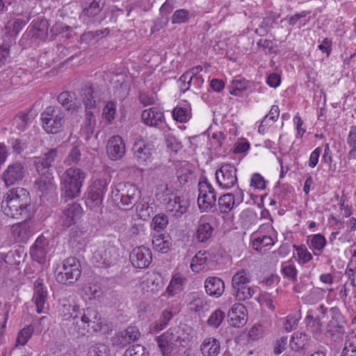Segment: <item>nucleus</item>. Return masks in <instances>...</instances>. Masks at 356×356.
Listing matches in <instances>:
<instances>
[{
    "instance_id": "nucleus-59",
    "label": "nucleus",
    "mask_w": 356,
    "mask_h": 356,
    "mask_svg": "<svg viewBox=\"0 0 356 356\" xmlns=\"http://www.w3.org/2000/svg\"><path fill=\"white\" fill-rule=\"evenodd\" d=\"M108 181L106 179H99L94 181L91 189L103 196L107 191Z\"/></svg>"
},
{
    "instance_id": "nucleus-33",
    "label": "nucleus",
    "mask_w": 356,
    "mask_h": 356,
    "mask_svg": "<svg viewBox=\"0 0 356 356\" xmlns=\"http://www.w3.org/2000/svg\"><path fill=\"white\" fill-rule=\"evenodd\" d=\"M12 234L15 239L19 242H25L32 234L29 222L22 221L12 227Z\"/></svg>"
},
{
    "instance_id": "nucleus-10",
    "label": "nucleus",
    "mask_w": 356,
    "mask_h": 356,
    "mask_svg": "<svg viewBox=\"0 0 356 356\" xmlns=\"http://www.w3.org/2000/svg\"><path fill=\"white\" fill-rule=\"evenodd\" d=\"M330 320L327 323L326 332L331 337L334 335L341 336L345 332L346 321L338 307H332L330 309Z\"/></svg>"
},
{
    "instance_id": "nucleus-12",
    "label": "nucleus",
    "mask_w": 356,
    "mask_h": 356,
    "mask_svg": "<svg viewBox=\"0 0 356 356\" xmlns=\"http://www.w3.org/2000/svg\"><path fill=\"white\" fill-rule=\"evenodd\" d=\"M119 258L118 249L115 246L99 248L93 254V259L99 265L105 267L115 264Z\"/></svg>"
},
{
    "instance_id": "nucleus-45",
    "label": "nucleus",
    "mask_w": 356,
    "mask_h": 356,
    "mask_svg": "<svg viewBox=\"0 0 356 356\" xmlns=\"http://www.w3.org/2000/svg\"><path fill=\"white\" fill-rule=\"evenodd\" d=\"M31 112V110H29L28 112H21L15 118L14 124H16L19 130H24L26 125L31 122L33 119Z\"/></svg>"
},
{
    "instance_id": "nucleus-38",
    "label": "nucleus",
    "mask_w": 356,
    "mask_h": 356,
    "mask_svg": "<svg viewBox=\"0 0 356 356\" xmlns=\"http://www.w3.org/2000/svg\"><path fill=\"white\" fill-rule=\"evenodd\" d=\"M72 321V325L69 329L70 333L73 335L76 334L77 337L85 335L86 332H88V328L89 327L88 324L82 321V318L78 314L74 315Z\"/></svg>"
},
{
    "instance_id": "nucleus-48",
    "label": "nucleus",
    "mask_w": 356,
    "mask_h": 356,
    "mask_svg": "<svg viewBox=\"0 0 356 356\" xmlns=\"http://www.w3.org/2000/svg\"><path fill=\"white\" fill-rule=\"evenodd\" d=\"M281 272L284 277L287 278L293 283H296L297 282L298 272L294 265L286 263L283 264L282 265Z\"/></svg>"
},
{
    "instance_id": "nucleus-44",
    "label": "nucleus",
    "mask_w": 356,
    "mask_h": 356,
    "mask_svg": "<svg viewBox=\"0 0 356 356\" xmlns=\"http://www.w3.org/2000/svg\"><path fill=\"white\" fill-rule=\"evenodd\" d=\"M72 30V28L63 22L56 23L50 29L49 39L54 40L55 37L60 34L66 33L65 37L67 38H71L72 35L69 33Z\"/></svg>"
},
{
    "instance_id": "nucleus-60",
    "label": "nucleus",
    "mask_w": 356,
    "mask_h": 356,
    "mask_svg": "<svg viewBox=\"0 0 356 356\" xmlns=\"http://www.w3.org/2000/svg\"><path fill=\"white\" fill-rule=\"evenodd\" d=\"M104 196L95 193L92 189H90L88 197L86 200L87 205L93 204L95 207H99L103 202Z\"/></svg>"
},
{
    "instance_id": "nucleus-52",
    "label": "nucleus",
    "mask_w": 356,
    "mask_h": 356,
    "mask_svg": "<svg viewBox=\"0 0 356 356\" xmlns=\"http://www.w3.org/2000/svg\"><path fill=\"white\" fill-rule=\"evenodd\" d=\"M225 317V314L220 309H216L211 313L207 320V323L209 326L217 328L222 323Z\"/></svg>"
},
{
    "instance_id": "nucleus-40",
    "label": "nucleus",
    "mask_w": 356,
    "mask_h": 356,
    "mask_svg": "<svg viewBox=\"0 0 356 356\" xmlns=\"http://www.w3.org/2000/svg\"><path fill=\"white\" fill-rule=\"evenodd\" d=\"M81 143L76 141L71 145V149L67 156L65 160V163L67 165L77 164L81 158Z\"/></svg>"
},
{
    "instance_id": "nucleus-32",
    "label": "nucleus",
    "mask_w": 356,
    "mask_h": 356,
    "mask_svg": "<svg viewBox=\"0 0 356 356\" xmlns=\"http://www.w3.org/2000/svg\"><path fill=\"white\" fill-rule=\"evenodd\" d=\"M220 349V342L214 337L206 338L200 345V350L203 356H216Z\"/></svg>"
},
{
    "instance_id": "nucleus-3",
    "label": "nucleus",
    "mask_w": 356,
    "mask_h": 356,
    "mask_svg": "<svg viewBox=\"0 0 356 356\" xmlns=\"http://www.w3.org/2000/svg\"><path fill=\"white\" fill-rule=\"evenodd\" d=\"M86 174L81 169L71 167L60 176V189L65 197L74 199L81 195Z\"/></svg>"
},
{
    "instance_id": "nucleus-64",
    "label": "nucleus",
    "mask_w": 356,
    "mask_h": 356,
    "mask_svg": "<svg viewBox=\"0 0 356 356\" xmlns=\"http://www.w3.org/2000/svg\"><path fill=\"white\" fill-rule=\"evenodd\" d=\"M10 143L13 152L16 154H21L27 147L26 141L22 138L13 139Z\"/></svg>"
},
{
    "instance_id": "nucleus-35",
    "label": "nucleus",
    "mask_w": 356,
    "mask_h": 356,
    "mask_svg": "<svg viewBox=\"0 0 356 356\" xmlns=\"http://www.w3.org/2000/svg\"><path fill=\"white\" fill-rule=\"evenodd\" d=\"M309 339L310 337L305 332L294 334L290 340L289 346L295 351L307 350Z\"/></svg>"
},
{
    "instance_id": "nucleus-31",
    "label": "nucleus",
    "mask_w": 356,
    "mask_h": 356,
    "mask_svg": "<svg viewBox=\"0 0 356 356\" xmlns=\"http://www.w3.org/2000/svg\"><path fill=\"white\" fill-rule=\"evenodd\" d=\"M79 315L82 321H85L89 327L94 330H96V327L102 323L99 314L93 307L83 309L81 312L79 311Z\"/></svg>"
},
{
    "instance_id": "nucleus-8",
    "label": "nucleus",
    "mask_w": 356,
    "mask_h": 356,
    "mask_svg": "<svg viewBox=\"0 0 356 356\" xmlns=\"http://www.w3.org/2000/svg\"><path fill=\"white\" fill-rule=\"evenodd\" d=\"M236 168L229 163L223 164L216 171L218 185L224 189H229L237 183Z\"/></svg>"
},
{
    "instance_id": "nucleus-43",
    "label": "nucleus",
    "mask_w": 356,
    "mask_h": 356,
    "mask_svg": "<svg viewBox=\"0 0 356 356\" xmlns=\"http://www.w3.org/2000/svg\"><path fill=\"white\" fill-rule=\"evenodd\" d=\"M175 120L179 122H186L191 118L190 109L187 107L177 106L172 111Z\"/></svg>"
},
{
    "instance_id": "nucleus-56",
    "label": "nucleus",
    "mask_w": 356,
    "mask_h": 356,
    "mask_svg": "<svg viewBox=\"0 0 356 356\" xmlns=\"http://www.w3.org/2000/svg\"><path fill=\"white\" fill-rule=\"evenodd\" d=\"M341 356H356V339H348L345 341Z\"/></svg>"
},
{
    "instance_id": "nucleus-13",
    "label": "nucleus",
    "mask_w": 356,
    "mask_h": 356,
    "mask_svg": "<svg viewBox=\"0 0 356 356\" xmlns=\"http://www.w3.org/2000/svg\"><path fill=\"white\" fill-rule=\"evenodd\" d=\"M49 251V241L43 235L39 236L31 246L30 254L33 259L40 264L46 261V257Z\"/></svg>"
},
{
    "instance_id": "nucleus-62",
    "label": "nucleus",
    "mask_w": 356,
    "mask_h": 356,
    "mask_svg": "<svg viewBox=\"0 0 356 356\" xmlns=\"http://www.w3.org/2000/svg\"><path fill=\"white\" fill-rule=\"evenodd\" d=\"M42 156L44 158L45 161L51 168L54 165L55 162L58 159V149L56 148L49 149L44 152Z\"/></svg>"
},
{
    "instance_id": "nucleus-54",
    "label": "nucleus",
    "mask_w": 356,
    "mask_h": 356,
    "mask_svg": "<svg viewBox=\"0 0 356 356\" xmlns=\"http://www.w3.org/2000/svg\"><path fill=\"white\" fill-rule=\"evenodd\" d=\"M172 317V313L168 310H164L162 312L159 320L155 323L154 329L156 332H159L164 329Z\"/></svg>"
},
{
    "instance_id": "nucleus-53",
    "label": "nucleus",
    "mask_w": 356,
    "mask_h": 356,
    "mask_svg": "<svg viewBox=\"0 0 356 356\" xmlns=\"http://www.w3.org/2000/svg\"><path fill=\"white\" fill-rule=\"evenodd\" d=\"M182 279L179 277L174 276L171 279L166 291L170 296H173L182 290Z\"/></svg>"
},
{
    "instance_id": "nucleus-29",
    "label": "nucleus",
    "mask_w": 356,
    "mask_h": 356,
    "mask_svg": "<svg viewBox=\"0 0 356 356\" xmlns=\"http://www.w3.org/2000/svg\"><path fill=\"white\" fill-rule=\"evenodd\" d=\"M106 0H82L83 13L88 17L97 15L103 9Z\"/></svg>"
},
{
    "instance_id": "nucleus-28",
    "label": "nucleus",
    "mask_w": 356,
    "mask_h": 356,
    "mask_svg": "<svg viewBox=\"0 0 356 356\" xmlns=\"http://www.w3.org/2000/svg\"><path fill=\"white\" fill-rule=\"evenodd\" d=\"M210 260V254L207 251H199L192 259L191 268L193 272L207 270Z\"/></svg>"
},
{
    "instance_id": "nucleus-30",
    "label": "nucleus",
    "mask_w": 356,
    "mask_h": 356,
    "mask_svg": "<svg viewBox=\"0 0 356 356\" xmlns=\"http://www.w3.org/2000/svg\"><path fill=\"white\" fill-rule=\"evenodd\" d=\"M97 112L85 113V120L81 126V134L86 140H89L95 132L96 127L95 113Z\"/></svg>"
},
{
    "instance_id": "nucleus-11",
    "label": "nucleus",
    "mask_w": 356,
    "mask_h": 356,
    "mask_svg": "<svg viewBox=\"0 0 356 356\" xmlns=\"http://www.w3.org/2000/svg\"><path fill=\"white\" fill-rule=\"evenodd\" d=\"M26 168L20 162H15L9 165L3 172V180L6 186L18 184L26 175Z\"/></svg>"
},
{
    "instance_id": "nucleus-6",
    "label": "nucleus",
    "mask_w": 356,
    "mask_h": 356,
    "mask_svg": "<svg viewBox=\"0 0 356 356\" xmlns=\"http://www.w3.org/2000/svg\"><path fill=\"white\" fill-rule=\"evenodd\" d=\"M81 274L80 261L75 257H68L63 261L62 267L56 273V280L63 284L76 282Z\"/></svg>"
},
{
    "instance_id": "nucleus-63",
    "label": "nucleus",
    "mask_w": 356,
    "mask_h": 356,
    "mask_svg": "<svg viewBox=\"0 0 356 356\" xmlns=\"http://www.w3.org/2000/svg\"><path fill=\"white\" fill-rule=\"evenodd\" d=\"M115 106L113 102H108L103 109V115L106 121L109 123L115 118Z\"/></svg>"
},
{
    "instance_id": "nucleus-20",
    "label": "nucleus",
    "mask_w": 356,
    "mask_h": 356,
    "mask_svg": "<svg viewBox=\"0 0 356 356\" xmlns=\"http://www.w3.org/2000/svg\"><path fill=\"white\" fill-rule=\"evenodd\" d=\"M272 232L273 234L269 235L253 234L251 236L252 248L257 252H261L264 248L273 245L277 239V235L274 230Z\"/></svg>"
},
{
    "instance_id": "nucleus-36",
    "label": "nucleus",
    "mask_w": 356,
    "mask_h": 356,
    "mask_svg": "<svg viewBox=\"0 0 356 356\" xmlns=\"http://www.w3.org/2000/svg\"><path fill=\"white\" fill-rule=\"evenodd\" d=\"M188 207V202L180 197H175L173 200H170L168 202V209L170 211H174V215L179 218L186 212Z\"/></svg>"
},
{
    "instance_id": "nucleus-37",
    "label": "nucleus",
    "mask_w": 356,
    "mask_h": 356,
    "mask_svg": "<svg viewBox=\"0 0 356 356\" xmlns=\"http://www.w3.org/2000/svg\"><path fill=\"white\" fill-rule=\"evenodd\" d=\"M252 276L246 269H242L237 271L232 277V289H238L240 286L250 284Z\"/></svg>"
},
{
    "instance_id": "nucleus-61",
    "label": "nucleus",
    "mask_w": 356,
    "mask_h": 356,
    "mask_svg": "<svg viewBox=\"0 0 356 356\" xmlns=\"http://www.w3.org/2000/svg\"><path fill=\"white\" fill-rule=\"evenodd\" d=\"M207 306V300L201 297H196L190 302V309L195 312H200Z\"/></svg>"
},
{
    "instance_id": "nucleus-23",
    "label": "nucleus",
    "mask_w": 356,
    "mask_h": 356,
    "mask_svg": "<svg viewBox=\"0 0 356 356\" xmlns=\"http://www.w3.org/2000/svg\"><path fill=\"white\" fill-rule=\"evenodd\" d=\"M204 289L209 296L219 298L225 291V283L218 277H209L204 281Z\"/></svg>"
},
{
    "instance_id": "nucleus-51",
    "label": "nucleus",
    "mask_w": 356,
    "mask_h": 356,
    "mask_svg": "<svg viewBox=\"0 0 356 356\" xmlns=\"http://www.w3.org/2000/svg\"><path fill=\"white\" fill-rule=\"evenodd\" d=\"M33 328L31 325L24 327L19 333L16 340V346H24L31 337Z\"/></svg>"
},
{
    "instance_id": "nucleus-21",
    "label": "nucleus",
    "mask_w": 356,
    "mask_h": 356,
    "mask_svg": "<svg viewBox=\"0 0 356 356\" xmlns=\"http://www.w3.org/2000/svg\"><path fill=\"white\" fill-rule=\"evenodd\" d=\"M141 118L146 125L155 127H159L165 120L163 112L156 107L144 110Z\"/></svg>"
},
{
    "instance_id": "nucleus-7",
    "label": "nucleus",
    "mask_w": 356,
    "mask_h": 356,
    "mask_svg": "<svg viewBox=\"0 0 356 356\" xmlns=\"http://www.w3.org/2000/svg\"><path fill=\"white\" fill-rule=\"evenodd\" d=\"M197 204L202 211H208L216 207V193L206 177H201L199 183Z\"/></svg>"
},
{
    "instance_id": "nucleus-25",
    "label": "nucleus",
    "mask_w": 356,
    "mask_h": 356,
    "mask_svg": "<svg viewBox=\"0 0 356 356\" xmlns=\"http://www.w3.org/2000/svg\"><path fill=\"white\" fill-rule=\"evenodd\" d=\"M57 100L65 111L72 114L79 112L82 108L81 102L74 100L70 92L67 91L60 93Z\"/></svg>"
},
{
    "instance_id": "nucleus-49",
    "label": "nucleus",
    "mask_w": 356,
    "mask_h": 356,
    "mask_svg": "<svg viewBox=\"0 0 356 356\" xmlns=\"http://www.w3.org/2000/svg\"><path fill=\"white\" fill-rule=\"evenodd\" d=\"M34 165L38 175L52 174L51 167L48 165L42 156L35 158Z\"/></svg>"
},
{
    "instance_id": "nucleus-58",
    "label": "nucleus",
    "mask_w": 356,
    "mask_h": 356,
    "mask_svg": "<svg viewBox=\"0 0 356 356\" xmlns=\"http://www.w3.org/2000/svg\"><path fill=\"white\" fill-rule=\"evenodd\" d=\"M326 245L325 238L321 234H315L311 239V247L318 251H321Z\"/></svg>"
},
{
    "instance_id": "nucleus-47",
    "label": "nucleus",
    "mask_w": 356,
    "mask_h": 356,
    "mask_svg": "<svg viewBox=\"0 0 356 356\" xmlns=\"http://www.w3.org/2000/svg\"><path fill=\"white\" fill-rule=\"evenodd\" d=\"M168 224V217L164 213L156 214L152 220L151 227L159 232L163 231Z\"/></svg>"
},
{
    "instance_id": "nucleus-18",
    "label": "nucleus",
    "mask_w": 356,
    "mask_h": 356,
    "mask_svg": "<svg viewBox=\"0 0 356 356\" xmlns=\"http://www.w3.org/2000/svg\"><path fill=\"white\" fill-rule=\"evenodd\" d=\"M85 113L98 112L97 108V91L92 86H86L81 91Z\"/></svg>"
},
{
    "instance_id": "nucleus-1",
    "label": "nucleus",
    "mask_w": 356,
    "mask_h": 356,
    "mask_svg": "<svg viewBox=\"0 0 356 356\" xmlns=\"http://www.w3.org/2000/svg\"><path fill=\"white\" fill-rule=\"evenodd\" d=\"M31 203L29 191L24 188L9 190L3 196L1 210L7 216L17 218L26 213Z\"/></svg>"
},
{
    "instance_id": "nucleus-9",
    "label": "nucleus",
    "mask_w": 356,
    "mask_h": 356,
    "mask_svg": "<svg viewBox=\"0 0 356 356\" xmlns=\"http://www.w3.org/2000/svg\"><path fill=\"white\" fill-rule=\"evenodd\" d=\"M129 257L133 266L138 268H147L152 261V251L144 245L134 248Z\"/></svg>"
},
{
    "instance_id": "nucleus-16",
    "label": "nucleus",
    "mask_w": 356,
    "mask_h": 356,
    "mask_svg": "<svg viewBox=\"0 0 356 356\" xmlns=\"http://www.w3.org/2000/svg\"><path fill=\"white\" fill-rule=\"evenodd\" d=\"M213 218L211 216H202L198 221L195 237L199 242L204 243L212 236L213 227L211 222Z\"/></svg>"
},
{
    "instance_id": "nucleus-57",
    "label": "nucleus",
    "mask_w": 356,
    "mask_h": 356,
    "mask_svg": "<svg viewBox=\"0 0 356 356\" xmlns=\"http://www.w3.org/2000/svg\"><path fill=\"white\" fill-rule=\"evenodd\" d=\"M124 356H149L145 348L140 344L133 345L126 350Z\"/></svg>"
},
{
    "instance_id": "nucleus-55",
    "label": "nucleus",
    "mask_w": 356,
    "mask_h": 356,
    "mask_svg": "<svg viewBox=\"0 0 356 356\" xmlns=\"http://www.w3.org/2000/svg\"><path fill=\"white\" fill-rule=\"evenodd\" d=\"M293 248L297 251V254L298 256L300 262L301 261L302 264H306L312 259V255L307 250L305 245H293Z\"/></svg>"
},
{
    "instance_id": "nucleus-50",
    "label": "nucleus",
    "mask_w": 356,
    "mask_h": 356,
    "mask_svg": "<svg viewBox=\"0 0 356 356\" xmlns=\"http://www.w3.org/2000/svg\"><path fill=\"white\" fill-rule=\"evenodd\" d=\"M88 356H111L109 348L104 343H97L90 347Z\"/></svg>"
},
{
    "instance_id": "nucleus-4",
    "label": "nucleus",
    "mask_w": 356,
    "mask_h": 356,
    "mask_svg": "<svg viewBox=\"0 0 356 356\" xmlns=\"http://www.w3.org/2000/svg\"><path fill=\"white\" fill-rule=\"evenodd\" d=\"M140 197L138 187L130 182L119 183L111 191V198L120 209H131Z\"/></svg>"
},
{
    "instance_id": "nucleus-46",
    "label": "nucleus",
    "mask_w": 356,
    "mask_h": 356,
    "mask_svg": "<svg viewBox=\"0 0 356 356\" xmlns=\"http://www.w3.org/2000/svg\"><path fill=\"white\" fill-rule=\"evenodd\" d=\"M347 143L351 148L347 154L348 160L356 159V126H352L350 128L349 134L347 138Z\"/></svg>"
},
{
    "instance_id": "nucleus-42",
    "label": "nucleus",
    "mask_w": 356,
    "mask_h": 356,
    "mask_svg": "<svg viewBox=\"0 0 356 356\" xmlns=\"http://www.w3.org/2000/svg\"><path fill=\"white\" fill-rule=\"evenodd\" d=\"M193 17L192 13L187 9L181 8L176 10L171 17L173 24H181L188 23Z\"/></svg>"
},
{
    "instance_id": "nucleus-26",
    "label": "nucleus",
    "mask_w": 356,
    "mask_h": 356,
    "mask_svg": "<svg viewBox=\"0 0 356 356\" xmlns=\"http://www.w3.org/2000/svg\"><path fill=\"white\" fill-rule=\"evenodd\" d=\"M35 187L40 195H47L56 189L54 179L52 174L40 175V177L35 182Z\"/></svg>"
},
{
    "instance_id": "nucleus-14",
    "label": "nucleus",
    "mask_w": 356,
    "mask_h": 356,
    "mask_svg": "<svg viewBox=\"0 0 356 356\" xmlns=\"http://www.w3.org/2000/svg\"><path fill=\"white\" fill-rule=\"evenodd\" d=\"M81 214L82 208L79 204L74 202L68 204L59 218V223L63 227H69L79 220Z\"/></svg>"
},
{
    "instance_id": "nucleus-27",
    "label": "nucleus",
    "mask_w": 356,
    "mask_h": 356,
    "mask_svg": "<svg viewBox=\"0 0 356 356\" xmlns=\"http://www.w3.org/2000/svg\"><path fill=\"white\" fill-rule=\"evenodd\" d=\"M140 336L138 328L136 326H129L122 331L118 337L117 344L124 347L132 342L136 341Z\"/></svg>"
},
{
    "instance_id": "nucleus-22",
    "label": "nucleus",
    "mask_w": 356,
    "mask_h": 356,
    "mask_svg": "<svg viewBox=\"0 0 356 356\" xmlns=\"http://www.w3.org/2000/svg\"><path fill=\"white\" fill-rule=\"evenodd\" d=\"M134 158L138 161V164H143L147 160L150 159L153 145L150 143H145L143 141L135 143L132 147Z\"/></svg>"
},
{
    "instance_id": "nucleus-39",
    "label": "nucleus",
    "mask_w": 356,
    "mask_h": 356,
    "mask_svg": "<svg viewBox=\"0 0 356 356\" xmlns=\"http://www.w3.org/2000/svg\"><path fill=\"white\" fill-rule=\"evenodd\" d=\"M153 248L155 250L161 253H166L170 250L172 243L168 235L161 234L152 239Z\"/></svg>"
},
{
    "instance_id": "nucleus-34",
    "label": "nucleus",
    "mask_w": 356,
    "mask_h": 356,
    "mask_svg": "<svg viewBox=\"0 0 356 356\" xmlns=\"http://www.w3.org/2000/svg\"><path fill=\"white\" fill-rule=\"evenodd\" d=\"M218 206L219 213L225 214L230 212L237 206L234 193H228L220 195L218 198Z\"/></svg>"
},
{
    "instance_id": "nucleus-17",
    "label": "nucleus",
    "mask_w": 356,
    "mask_h": 356,
    "mask_svg": "<svg viewBox=\"0 0 356 356\" xmlns=\"http://www.w3.org/2000/svg\"><path fill=\"white\" fill-rule=\"evenodd\" d=\"M34 295L33 301L36 307L38 314L44 313L45 304L47 298V289L40 280H37L34 283Z\"/></svg>"
},
{
    "instance_id": "nucleus-5",
    "label": "nucleus",
    "mask_w": 356,
    "mask_h": 356,
    "mask_svg": "<svg viewBox=\"0 0 356 356\" xmlns=\"http://www.w3.org/2000/svg\"><path fill=\"white\" fill-rule=\"evenodd\" d=\"M42 127L48 134H57L62 130L65 122L61 108L49 106L41 113Z\"/></svg>"
},
{
    "instance_id": "nucleus-19",
    "label": "nucleus",
    "mask_w": 356,
    "mask_h": 356,
    "mask_svg": "<svg viewBox=\"0 0 356 356\" xmlns=\"http://www.w3.org/2000/svg\"><path fill=\"white\" fill-rule=\"evenodd\" d=\"M49 24L47 19L38 17L34 19L29 26V34L40 40H44L48 36Z\"/></svg>"
},
{
    "instance_id": "nucleus-41",
    "label": "nucleus",
    "mask_w": 356,
    "mask_h": 356,
    "mask_svg": "<svg viewBox=\"0 0 356 356\" xmlns=\"http://www.w3.org/2000/svg\"><path fill=\"white\" fill-rule=\"evenodd\" d=\"M59 316L63 321L74 319V315L79 313V309L76 305H71L69 303H63L58 309Z\"/></svg>"
},
{
    "instance_id": "nucleus-2",
    "label": "nucleus",
    "mask_w": 356,
    "mask_h": 356,
    "mask_svg": "<svg viewBox=\"0 0 356 356\" xmlns=\"http://www.w3.org/2000/svg\"><path fill=\"white\" fill-rule=\"evenodd\" d=\"M156 342L163 356H181V348L189 343L188 334L181 333L179 327H170L156 337Z\"/></svg>"
},
{
    "instance_id": "nucleus-15",
    "label": "nucleus",
    "mask_w": 356,
    "mask_h": 356,
    "mask_svg": "<svg viewBox=\"0 0 356 356\" xmlns=\"http://www.w3.org/2000/svg\"><path fill=\"white\" fill-rule=\"evenodd\" d=\"M106 152L113 161L122 159L126 152L123 139L120 136H114L110 138L106 145Z\"/></svg>"
},
{
    "instance_id": "nucleus-24",
    "label": "nucleus",
    "mask_w": 356,
    "mask_h": 356,
    "mask_svg": "<svg viewBox=\"0 0 356 356\" xmlns=\"http://www.w3.org/2000/svg\"><path fill=\"white\" fill-rule=\"evenodd\" d=\"M233 293L238 301H245L251 298L259 301L260 289L257 286H250L248 284L240 286L238 289H234Z\"/></svg>"
}]
</instances>
